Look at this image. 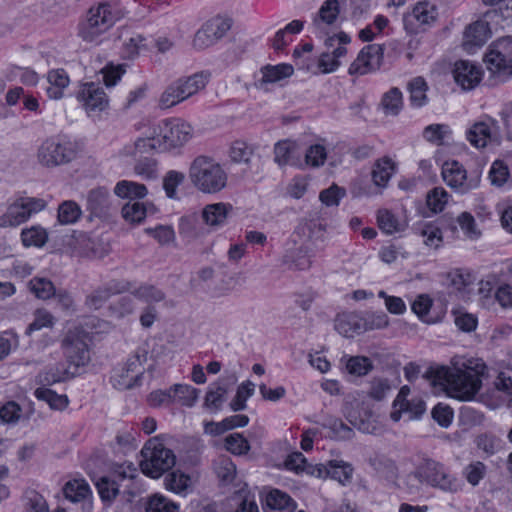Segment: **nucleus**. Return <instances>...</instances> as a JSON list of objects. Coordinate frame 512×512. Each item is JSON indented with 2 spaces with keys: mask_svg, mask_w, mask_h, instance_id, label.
Returning <instances> with one entry per match:
<instances>
[{
  "mask_svg": "<svg viewBox=\"0 0 512 512\" xmlns=\"http://www.w3.org/2000/svg\"><path fill=\"white\" fill-rule=\"evenodd\" d=\"M496 122L493 119L475 122L467 131L466 139L475 148L480 149L487 146L488 141L496 139L493 127Z\"/></svg>",
  "mask_w": 512,
  "mask_h": 512,
  "instance_id": "nucleus-17",
  "label": "nucleus"
},
{
  "mask_svg": "<svg viewBox=\"0 0 512 512\" xmlns=\"http://www.w3.org/2000/svg\"><path fill=\"white\" fill-rule=\"evenodd\" d=\"M21 239L25 246H43L47 241V233L40 227H31L24 229L21 233Z\"/></svg>",
  "mask_w": 512,
  "mask_h": 512,
  "instance_id": "nucleus-51",
  "label": "nucleus"
},
{
  "mask_svg": "<svg viewBox=\"0 0 512 512\" xmlns=\"http://www.w3.org/2000/svg\"><path fill=\"white\" fill-rule=\"evenodd\" d=\"M227 394L228 386L221 381L210 385L204 398V407L212 412L221 410L227 400Z\"/></svg>",
  "mask_w": 512,
  "mask_h": 512,
  "instance_id": "nucleus-22",
  "label": "nucleus"
},
{
  "mask_svg": "<svg viewBox=\"0 0 512 512\" xmlns=\"http://www.w3.org/2000/svg\"><path fill=\"white\" fill-rule=\"evenodd\" d=\"M486 366L477 363L475 366L464 364L462 368L439 367L430 368L425 377L434 387L440 386L447 394L461 401L474 398L482 385V376Z\"/></svg>",
  "mask_w": 512,
  "mask_h": 512,
  "instance_id": "nucleus-1",
  "label": "nucleus"
},
{
  "mask_svg": "<svg viewBox=\"0 0 512 512\" xmlns=\"http://www.w3.org/2000/svg\"><path fill=\"white\" fill-rule=\"evenodd\" d=\"M128 290V283L118 280H110L107 283L97 287L87 295L85 305L90 310L100 309L113 295L123 293Z\"/></svg>",
  "mask_w": 512,
  "mask_h": 512,
  "instance_id": "nucleus-14",
  "label": "nucleus"
},
{
  "mask_svg": "<svg viewBox=\"0 0 512 512\" xmlns=\"http://www.w3.org/2000/svg\"><path fill=\"white\" fill-rule=\"evenodd\" d=\"M87 210L96 217L108 214L111 207L110 194L107 188L97 187L87 194Z\"/></svg>",
  "mask_w": 512,
  "mask_h": 512,
  "instance_id": "nucleus-19",
  "label": "nucleus"
},
{
  "mask_svg": "<svg viewBox=\"0 0 512 512\" xmlns=\"http://www.w3.org/2000/svg\"><path fill=\"white\" fill-rule=\"evenodd\" d=\"M296 150L294 143L290 141H279L274 146V161L280 166L293 165V154Z\"/></svg>",
  "mask_w": 512,
  "mask_h": 512,
  "instance_id": "nucleus-33",
  "label": "nucleus"
},
{
  "mask_svg": "<svg viewBox=\"0 0 512 512\" xmlns=\"http://www.w3.org/2000/svg\"><path fill=\"white\" fill-rule=\"evenodd\" d=\"M253 155V148L247 143L236 141L230 150V157L233 162L248 164Z\"/></svg>",
  "mask_w": 512,
  "mask_h": 512,
  "instance_id": "nucleus-60",
  "label": "nucleus"
},
{
  "mask_svg": "<svg viewBox=\"0 0 512 512\" xmlns=\"http://www.w3.org/2000/svg\"><path fill=\"white\" fill-rule=\"evenodd\" d=\"M327 154L324 146L315 144L309 147L305 154L306 164L312 167H320L325 163Z\"/></svg>",
  "mask_w": 512,
  "mask_h": 512,
  "instance_id": "nucleus-63",
  "label": "nucleus"
},
{
  "mask_svg": "<svg viewBox=\"0 0 512 512\" xmlns=\"http://www.w3.org/2000/svg\"><path fill=\"white\" fill-rule=\"evenodd\" d=\"M491 37L489 23L478 20L466 27L463 37L465 50L472 53L475 49L482 47Z\"/></svg>",
  "mask_w": 512,
  "mask_h": 512,
  "instance_id": "nucleus-15",
  "label": "nucleus"
},
{
  "mask_svg": "<svg viewBox=\"0 0 512 512\" xmlns=\"http://www.w3.org/2000/svg\"><path fill=\"white\" fill-rule=\"evenodd\" d=\"M362 320L364 323V332L368 330L382 329L388 326L389 318L385 312L366 313Z\"/></svg>",
  "mask_w": 512,
  "mask_h": 512,
  "instance_id": "nucleus-62",
  "label": "nucleus"
},
{
  "mask_svg": "<svg viewBox=\"0 0 512 512\" xmlns=\"http://www.w3.org/2000/svg\"><path fill=\"white\" fill-rule=\"evenodd\" d=\"M255 384L249 380L239 385L235 397L230 402L231 410L237 412L246 408V401L254 393Z\"/></svg>",
  "mask_w": 512,
  "mask_h": 512,
  "instance_id": "nucleus-36",
  "label": "nucleus"
},
{
  "mask_svg": "<svg viewBox=\"0 0 512 512\" xmlns=\"http://www.w3.org/2000/svg\"><path fill=\"white\" fill-rule=\"evenodd\" d=\"M326 474L334 480H337L342 485L351 482L353 467L350 463L342 460H331L325 466Z\"/></svg>",
  "mask_w": 512,
  "mask_h": 512,
  "instance_id": "nucleus-26",
  "label": "nucleus"
},
{
  "mask_svg": "<svg viewBox=\"0 0 512 512\" xmlns=\"http://www.w3.org/2000/svg\"><path fill=\"white\" fill-rule=\"evenodd\" d=\"M418 475L424 478L426 484L444 492L457 493L461 490V481L451 474L441 463L432 459H425L418 466Z\"/></svg>",
  "mask_w": 512,
  "mask_h": 512,
  "instance_id": "nucleus-8",
  "label": "nucleus"
},
{
  "mask_svg": "<svg viewBox=\"0 0 512 512\" xmlns=\"http://www.w3.org/2000/svg\"><path fill=\"white\" fill-rule=\"evenodd\" d=\"M204 26L218 42L230 30L232 21L229 18L215 17L207 21Z\"/></svg>",
  "mask_w": 512,
  "mask_h": 512,
  "instance_id": "nucleus-48",
  "label": "nucleus"
},
{
  "mask_svg": "<svg viewBox=\"0 0 512 512\" xmlns=\"http://www.w3.org/2000/svg\"><path fill=\"white\" fill-rule=\"evenodd\" d=\"M215 472L223 483H231L236 476V466L229 458H221L215 465Z\"/></svg>",
  "mask_w": 512,
  "mask_h": 512,
  "instance_id": "nucleus-57",
  "label": "nucleus"
},
{
  "mask_svg": "<svg viewBox=\"0 0 512 512\" xmlns=\"http://www.w3.org/2000/svg\"><path fill=\"white\" fill-rule=\"evenodd\" d=\"M509 175L507 165L503 161L496 160L491 166L489 179L492 185L501 187L506 183Z\"/></svg>",
  "mask_w": 512,
  "mask_h": 512,
  "instance_id": "nucleus-59",
  "label": "nucleus"
},
{
  "mask_svg": "<svg viewBox=\"0 0 512 512\" xmlns=\"http://www.w3.org/2000/svg\"><path fill=\"white\" fill-rule=\"evenodd\" d=\"M190 484V477L179 471L169 473L165 478L166 488L175 493L184 492Z\"/></svg>",
  "mask_w": 512,
  "mask_h": 512,
  "instance_id": "nucleus-50",
  "label": "nucleus"
},
{
  "mask_svg": "<svg viewBox=\"0 0 512 512\" xmlns=\"http://www.w3.org/2000/svg\"><path fill=\"white\" fill-rule=\"evenodd\" d=\"M75 145L70 141L58 138H47L37 149V163L45 168H56L66 165L76 158Z\"/></svg>",
  "mask_w": 512,
  "mask_h": 512,
  "instance_id": "nucleus-7",
  "label": "nucleus"
},
{
  "mask_svg": "<svg viewBox=\"0 0 512 512\" xmlns=\"http://www.w3.org/2000/svg\"><path fill=\"white\" fill-rule=\"evenodd\" d=\"M325 225L315 220H305L301 222L295 233L301 237H307L308 241L317 246L325 240Z\"/></svg>",
  "mask_w": 512,
  "mask_h": 512,
  "instance_id": "nucleus-24",
  "label": "nucleus"
},
{
  "mask_svg": "<svg viewBox=\"0 0 512 512\" xmlns=\"http://www.w3.org/2000/svg\"><path fill=\"white\" fill-rule=\"evenodd\" d=\"M185 175L182 172L170 170L163 178V189L170 199L177 198V187L183 183Z\"/></svg>",
  "mask_w": 512,
  "mask_h": 512,
  "instance_id": "nucleus-46",
  "label": "nucleus"
},
{
  "mask_svg": "<svg viewBox=\"0 0 512 512\" xmlns=\"http://www.w3.org/2000/svg\"><path fill=\"white\" fill-rule=\"evenodd\" d=\"M143 459L140 467L144 474L158 478L170 470L176 462L172 450L166 448L157 438L149 439L141 450Z\"/></svg>",
  "mask_w": 512,
  "mask_h": 512,
  "instance_id": "nucleus-4",
  "label": "nucleus"
},
{
  "mask_svg": "<svg viewBox=\"0 0 512 512\" xmlns=\"http://www.w3.org/2000/svg\"><path fill=\"white\" fill-rule=\"evenodd\" d=\"M322 426L329 429L333 437L338 439L347 440L353 436V430L338 418H326Z\"/></svg>",
  "mask_w": 512,
  "mask_h": 512,
  "instance_id": "nucleus-45",
  "label": "nucleus"
},
{
  "mask_svg": "<svg viewBox=\"0 0 512 512\" xmlns=\"http://www.w3.org/2000/svg\"><path fill=\"white\" fill-rule=\"evenodd\" d=\"M114 193L120 198H127L130 199V201H133L144 198L148 191L144 184L122 180L116 184Z\"/></svg>",
  "mask_w": 512,
  "mask_h": 512,
  "instance_id": "nucleus-27",
  "label": "nucleus"
},
{
  "mask_svg": "<svg viewBox=\"0 0 512 512\" xmlns=\"http://www.w3.org/2000/svg\"><path fill=\"white\" fill-rule=\"evenodd\" d=\"M63 493L70 501L80 502L89 496L90 488L84 480H72L64 485Z\"/></svg>",
  "mask_w": 512,
  "mask_h": 512,
  "instance_id": "nucleus-30",
  "label": "nucleus"
},
{
  "mask_svg": "<svg viewBox=\"0 0 512 512\" xmlns=\"http://www.w3.org/2000/svg\"><path fill=\"white\" fill-rule=\"evenodd\" d=\"M385 48L380 44H369L358 54L349 67V74L364 75L380 69L384 59Z\"/></svg>",
  "mask_w": 512,
  "mask_h": 512,
  "instance_id": "nucleus-12",
  "label": "nucleus"
},
{
  "mask_svg": "<svg viewBox=\"0 0 512 512\" xmlns=\"http://www.w3.org/2000/svg\"><path fill=\"white\" fill-rule=\"evenodd\" d=\"M173 391L175 402H179L183 406L192 407L198 399L199 391L190 385L175 384Z\"/></svg>",
  "mask_w": 512,
  "mask_h": 512,
  "instance_id": "nucleus-37",
  "label": "nucleus"
},
{
  "mask_svg": "<svg viewBox=\"0 0 512 512\" xmlns=\"http://www.w3.org/2000/svg\"><path fill=\"white\" fill-rule=\"evenodd\" d=\"M225 447L235 455L246 454L250 449L248 440L240 433H233L227 436L225 439Z\"/></svg>",
  "mask_w": 512,
  "mask_h": 512,
  "instance_id": "nucleus-53",
  "label": "nucleus"
},
{
  "mask_svg": "<svg viewBox=\"0 0 512 512\" xmlns=\"http://www.w3.org/2000/svg\"><path fill=\"white\" fill-rule=\"evenodd\" d=\"M95 485L101 500L105 503L111 504L119 493V485L117 482L107 476L100 477Z\"/></svg>",
  "mask_w": 512,
  "mask_h": 512,
  "instance_id": "nucleus-34",
  "label": "nucleus"
},
{
  "mask_svg": "<svg viewBox=\"0 0 512 512\" xmlns=\"http://www.w3.org/2000/svg\"><path fill=\"white\" fill-rule=\"evenodd\" d=\"M452 74L455 82L463 90H472L481 82L483 70L479 64L469 60H459L455 62Z\"/></svg>",
  "mask_w": 512,
  "mask_h": 512,
  "instance_id": "nucleus-13",
  "label": "nucleus"
},
{
  "mask_svg": "<svg viewBox=\"0 0 512 512\" xmlns=\"http://www.w3.org/2000/svg\"><path fill=\"white\" fill-rule=\"evenodd\" d=\"M189 178L194 187L207 194L220 192L226 187L228 180L222 166L205 156L194 159L189 169Z\"/></svg>",
  "mask_w": 512,
  "mask_h": 512,
  "instance_id": "nucleus-2",
  "label": "nucleus"
},
{
  "mask_svg": "<svg viewBox=\"0 0 512 512\" xmlns=\"http://www.w3.org/2000/svg\"><path fill=\"white\" fill-rule=\"evenodd\" d=\"M487 472L486 466L480 462H472L467 465L463 470V475L467 482L472 486H477L479 482L485 477Z\"/></svg>",
  "mask_w": 512,
  "mask_h": 512,
  "instance_id": "nucleus-56",
  "label": "nucleus"
},
{
  "mask_svg": "<svg viewBox=\"0 0 512 512\" xmlns=\"http://www.w3.org/2000/svg\"><path fill=\"white\" fill-rule=\"evenodd\" d=\"M306 247H299L291 255H286L285 263L288 264L289 268L295 270H307L311 267V257L307 254Z\"/></svg>",
  "mask_w": 512,
  "mask_h": 512,
  "instance_id": "nucleus-42",
  "label": "nucleus"
},
{
  "mask_svg": "<svg viewBox=\"0 0 512 512\" xmlns=\"http://www.w3.org/2000/svg\"><path fill=\"white\" fill-rule=\"evenodd\" d=\"M146 512H178V506L161 495H153L146 505Z\"/></svg>",
  "mask_w": 512,
  "mask_h": 512,
  "instance_id": "nucleus-52",
  "label": "nucleus"
},
{
  "mask_svg": "<svg viewBox=\"0 0 512 512\" xmlns=\"http://www.w3.org/2000/svg\"><path fill=\"white\" fill-rule=\"evenodd\" d=\"M393 171V163L389 158L377 161L372 171V179L375 185L384 187L388 183Z\"/></svg>",
  "mask_w": 512,
  "mask_h": 512,
  "instance_id": "nucleus-35",
  "label": "nucleus"
},
{
  "mask_svg": "<svg viewBox=\"0 0 512 512\" xmlns=\"http://www.w3.org/2000/svg\"><path fill=\"white\" fill-rule=\"evenodd\" d=\"M448 193L442 187H435L427 193L426 203L434 213L441 212L448 202Z\"/></svg>",
  "mask_w": 512,
  "mask_h": 512,
  "instance_id": "nucleus-43",
  "label": "nucleus"
},
{
  "mask_svg": "<svg viewBox=\"0 0 512 512\" xmlns=\"http://www.w3.org/2000/svg\"><path fill=\"white\" fill-rule=\"evenodd\" d=\"M452 134L451 128L447 124H430L423 130V138L438 146L444 144L445 138Z\"/></svg>",
  "mask_w": 512,
  "mask_h": 512,
  "instance_id": "nucleus-31",
  "label": "nucleus"
},
{
  "mask_svg": "<svg viewBox=\"0 0 512 512\" xmlns=\"http://www.w3.org/2000/svg\"><path fill=\"white\" fill-rule=\"evenodd\" d=\"M41 198L20 197L9 205L6 212L0 216V227H16L27 221L30 216L45 208Z\"/></svg>",
  "mask_w": 512,
  "mask_h": 512,
  "instance_id": "nucleus-10",
  "label": "nucleus"
},
{
  "mask_svg": "<svg viewBox=\"0 0 512 512\" xmlns=\"http://www.w3.org/2000/svg\"><path fill=\"white\" fill-rule=\"evenodd\" d=\"M450 285L459 292H465L467 288L474 282V277L469 272L462 270H454L447 274Z\"/></svg>",
  "mask_w": 512,
  "mask_h": 512,
  "instance_id": "nucleus-54",
  "label": "nucleus"
},
{
  "mask_svg": "<svg viewBox=\"0 0 512 512\" xmlns=\"http://www.w3.org/2000/svg\"><path fill=\"white\" fill-rule=\"evenodd\" d=\"M35 396L39 400L46 401L51 408L64 409L68 405V398L66 395H58L51 389L48 388H37L35 390Z\"/></svg>",
  "mask_w": 512,
  "mask_h": 512,
  "instance_id": "nucleus-38",
  "label": "nucleus"
},
{
  "mask_svg": "<svg viewBox=\"0 0 512 512\" xmlns=\"http://www.w3.org/2000/svg\"><path fill=\"white\" fill-rule=\"evenodd\" d=\"M365 418L362 416H356L353 413H349L347 416L348 421L357 429L364 433H373L376 429L374 424V415L372 411H365Z\"/></svg>",
  "mask_w": 512,
  "mask_h": 512,
  "instance_id": "nucleus-58",
  "label": "nucleus"
},
{
  "mask_svg": "<svg viewBox=\"0 0 512 512\" xmlns=\"http://www.w3.org/2000/svg\"><path fill=\"white\" fill-rule=\"evenodd\" d=\"M261 78L256 80L255 87L267 90L268 84H275L284 79L290 78L294 73V67L291 64L281 63L277 65L267 64L260 69Z\"/></svg>",
  "mask_w": 512,
  "mask_h": 512,
  "instance_id": "nucleus-16",
  "label": "nucleus"
},
{
  "mask_svg": "<svg viewBox=\"0 0 512 512\" xmlns=\"http://www.w3.org/2000/svg\"><path fill=\"white\" fill-rule=\"evenodd\" d=\"M22 409L15 401H8L0 406V421L4 424H16L21 417Z\"/></svg>",
  "mask_w": 512,
  "mask_h": 512,
  "instance_id": "nucleus-55",
  "label": "nucleus"
},
{
  "mask_svg": "<svg viewBox=\"0 0 512 512\" xmlns=\"http://www.w3.org/2000/svg\"><path fill=\"white\" fill-rule=\"evenodd\" d=\"M76 374V371L70 373L68 370L57 365L41 372L38 377L41 383L51 385L65 381L69 377H74Z\"/></svg>",
  "mask_w": 512,
  "mask_h": 512,
  "instance_id": "nucleus-40",
  "label": "nucleus"
},
{
  "mask_svg": "<svg viewBox=\"0 0 512 512\" xmlns=\"http://www.w3.org/2000/svg\"><path fill=\"white\" fill-rule=\"evenodd\" d=\"M442 177L449 187L461 194L477 189L481 181L479 171H473L468 175L463 165L456 160L444 162Z\"/></svg>",
  "mask_w": 512,
  "mask_h": 512,
  "instance_id": "nucleus-9",
  "label": "nucleus"
},
{
  "mask_svg": "<svg viewBox=\"0 0 512 512\" xmlns=\"http://www.w3.org/2000/svg\"><path fill=\"white\" fill-rule=\"evenodd\" d=\"M362 317L357 314H345L335 320V329L344 337L351 338L364 332Z\"/></svg>",
  "mask_w": 512,
  "mask_h": 512,
  "instance_id": "nucleus-21",
  "label": "nucleus"
},
{
  "mask_svg": "<svg viewBox=\"0 0 512 512\" xmlns=\"http://www.w3.org/2000/svg\"><path fill=\"white\" fill-rule=\"evenodd\" d=\"M487 69L496 83L512 77V38L504 37L493 42L485 54Z\"/></svg>",
  "mask_w": 512,
  "mask_h": 512,
  "instance_id": "nucleus-5",
  "label": "nucleus"
},
{
  "mask_svg": "<svg viewBox=\"0 0 512 512\" xmlns=\"http://www.w3.org/2000/svg\"><path fill=\"white\" fill-rule=\"evenodd\" d=\"M139 300L147 303V305H153L159 302H165V305H168L166 301V294L161 289L157 288L154 285L144 284L134 289L132 292Z\"/></svg>",
  "mask_w": 512,
  "mask_h": 512,
  "instance_id": "nucleus-28",
  "label": "nucleus"
},
{
  "mask_svg": "<svg viewBox=\"0 0 512 512\" xmlns=\"http://www.w3.org/2000/svg\"><path fill=\"white\" fill-rule=\"evenodd\" d=\"M154 134L159 140L158 152H166L186 144L192 138L193 128L182 119L171 118L162 120L154 129Z\"/></svg>",
  "mask_w": 512,
  "mask_h": 512,
  "instance_id": "nucleus-6",
  "label": "nucleus"
},
{
  "mask_svg": "<svg viewBox=\"0 0 512 512\" xmlns=\"http://www.w3.org/2000/svg\"><path fill=\"white\" fill-rule=\"evenodd\" d=\"M175 82L180 90V94L183 96L184 100H186L206 86L207 76L203 72H200L186 78H180Z\"/></svg>",
  "mask_w": 512,
  "mask_h": 512,
  "instance_id": "nucleus-25",
  "label": "nucleus"
},
{
  "mask_svg": "<svg viewBox=\"0 0 512 512\" xmlns=\"http://www.w3.org/2000/svg\"><path fill=\"white\" fill-rule=\"evenodd\" d=\"M377 222L379 228L386 234H393L402 230L394 214L387 209H380L377 213Z\"/></svg>",
  "mask_w": 512,
  "mask_h": 512,
  "instance_id": "nucleus-44",
  "label": "nucleus"
},
{
  "mask_svg": "<svg viewBox=\"0 0 512 512\" xmlns=\"http://www.w3.org/2000/svg\"><path fill=\"white\" fill-rule=\"evenodd\" d=\"M62 348L67 361L76 369L89 363L90 353L84 332L69 330L62 341Z\"/></svg>",
  "mask_w": 512,
  "mask_h": 512,
  "instance_id": "nucleus-11",
  "label": "nucleus"
},
{
  "mask_svg": "<svg viewBox=\"0 0 512 512\" xmlns=\"http://www.w3.org/2000/svg\"><path fill=\"white\" fill-rule=\"evenodd\" d=\"M182 101H184V98L180 94V90L174 81L161 94L158 104L161 109H168Z\"/></svg>",
  "mask_w": 512,
  "mask_h": 512,
  "instance_id": "nucleus-49",
  "label": "nucleus"
},
{
  "mask_svg": "<svg viewBox=\"0 0 512 512\" xmlns=\"http://www.w3.org/2000/svg\"><path fill=\"white\" fill-rule=\"evenodd\" d=\"M80 215V207L73 201H65L58 208V220L61 224H72Z\"/></svg>",
  "mask_w": 512,
  "mask_h": 512,
  "instance_id": "nucleus-47",
  "label": "nucleus"
},
{
  "mask_svg": "<svg viewBox=\"0 0 512 512\" xmlns=\"http://www.w3.org/2000/svg\"><path fill=\"white\" fill-rule=\"evenodd\" d=\"M118 20L116 12L109 3L101 2L88 9L79 22L77 35L84 42H94L106 33Z\"/></svg>",
  "mask_w": 512,
  "mask_h": 512,
  "instance_id": "nucleus-3",
  "label": "nucleus"
},
{
  "mask_svg": "<svg viewBox=\"0 0 512 512\" xmlns=\"http://www.w3.org/2000/svg\"><path fill=\"white\" fill-rule=\"evenodd\" d=\"M151 211L154 212V207L149 208L139 201H129L121 210L123 218L130 223H140Z\"/></svg>",
  "mask_w": 512,
  "mask_h": 512,
  "instance_id": "nucleus-29",
  "label": "nucleus"
},
{
  "mask_svg": "<svg viewBox=\"0 0 512 512\" xmlns=\"http://www.w3.org/2000/svg\"><path fill=\"white\" fill-rule=\"evenodd\" d=\"M386 114L397 115L402 107V93L394 87L386 92L381 102Z\"/></svg>",
  "mask_w": 512,
  "mask_h": 512,
  "instance_id": "nucleus-41",
  "label": "nucleus"
},
{
  "mask_svg": "<svg viewBox=\"0 0 512 512\" xmlns=\"http://www.w3.org/2000/svg\"><path fill=\"white\" fill-rule=\"evenodd\" d=\"M410 92L411 104L415 107H421L427 103L426 91L428 89L427 83L422 77H416L408 84Z\"/></svg>",
  "mask_w": 512,
  "mask_h": 512,
  "instance_id": "nucleus-32",
  "label": "nucleus"
},
{
  "mask_svg": "<svg viewBox=\"0 0 512 512\" xmlns=\"http://www.w3.org/2000/svg\"><path fill=\"white\" fill-rule=\"evenodd\" d=\"M266 507L267 512H294L296 503L285 492L274 489L266 496Z\"/></svg>",
  "mask_w": 512,
  "mask_h": 512,
  "instance_id": "nucleus-23",
  "label": "nucleus"
},
{
  "mask_svg": "<svg viewBox=\"0 0 512 512\" xmlns=\"http://www.w3.org/2000/svg\"><path fill=\"white\" fill-rule=\"evenodd\" d=\"M233 207L229 203H213L206 205L201 213L203 222L212 230L224 226Z\"/></svg>",
  "mask_w": 512,
  "mask_h": 512,
  "instance_id": "nucleus-18",
  "label": "nucleus"
},
{
  "mask_svg": "<svg viewBox=\"0 0 512 512\" xmlns=\"http://www.w3.org/2000/svg\"><path fill=\"white\" fill-rule=\"evenodd\" d=\"M29 287L31 292L39 299H49L55 294V287L53 283L46 279L35 277L30 280Z\"/></svg>",
  "mask_w": 512,
  "mask_h": 512,
  "instance_id": "nucleus-39",
  "label": "nucleus"
},
{
  "mask_svg": "<svg viewBox=\"0 0 512 512\" xmlns=\"http://www.w3.org/2000/svg\"><path fill=\"white\" fill-rule=\"evenodd\" d=\"M346 369L350 374L363 376L372 369V363L369 358L364 356H355L349 358Z\"/></svg>",
  "mask_w": 512,
  "mask_h": 512,
  "instance_id": "nucleus-61",
  "label": "nucleus"
},
{
  "mask_svg": "<svg viewBox=\"0 0 512 512\" xmlns=\"http://www.w3.org/2000/svg\"><path fill=\"white\" fill-rule=\"evenodd\" d=\"M26 505L30 512H49L48 504L44 497L35 490H29L25 494Z\"/></svg>",
  "mask_w": 512,
  "mask_h": 512,
  "instance_id": "nucleus-64",
  "label": "nucleus"
},
{
  "mask_svg": "<svg viewBox=\"0 0 512 512\" xmlns=\"http://www.w3.org/2000/svg\"><path fill=\"white\" fill-rule=\"evenodd\" d=\"M81 95L87 111H102L108 104L103 88L93 82L84 85Z\"/></svg>",
  "mask_w": 512,
  "mask_h": 512,
  "instance_id": "nucleus-20",
  "label": "nucleus"
}]
</instances>
